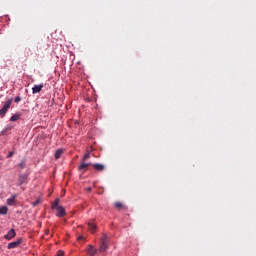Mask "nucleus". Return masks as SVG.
Instances as JSON below:
<instances>
[{
  "label": "nucleus",
  "instance_id": "nucleus-4",
  "mask_svg": "<svg viewBox=\"0 0 256 256\" xmlns=\"http://www.w3.org/2000/svg\"><path fill=\"white\" fill-rule=\"evenodd\" d=\"M22 239H18L14 242H10L8 245H7V249H17V247H19L20 243H22Z\"/></svg>",
  "mask_w": 256,
  "mask_h": 256
},
{
  "label": "nucleus",
  "instance_id": "nucleus-13",
  "mask_svg": "<svg viewBox=\"0 0 256 256\" xmlns=\"http://www.w3.org/2000/svg\"><path fill=\"white\" fill-rule=\"evenodd\" d=\"M88 229L91 233H95V231H97V226L93 223H88Z\"/></svg>",
  "mask_w": 256,
  "mask_h": 256
},
{
  "label": "nucleus",
  "instance_id": "nucleus-5",
  "mask_svg": "<svg viewBox=\"0 0 256 256\" xmlns=\"http://www.w3.org/2000/svg\"><path fill=\"white\" fill-rule=\"evenodd\" d=\"M56 217H65L67 215V212L65 211V208L63 206H58L56 208Z\"/></svg>",
  "mask_w": 256,
  "mask_h": 256
},
{
  "label": "nucleus",
  "instance_id": "nucleus-22",
  "mask_svg": "<svg viewBox=\"0 0 256 256\" xmlns=\"http://www.w3.org/2000/svg\"><path fill=\"white\" fill-rule=\"evenodd\" d=\"M56 256H65V252L63 250H59Z\"/></svg>",
  "mask_w": 256,
  "mask_h": 256
},
{
  "label": "nucleus",
  "instance_id": "nucleus-21",
  "mask_svg": "<svg viewBox=\"0 0 256 256\" xmlns=\"http://www.w3.org/2000/svg\"><path fill=\"white\" fill-rule=\"evenodd\" d=\"M89 157H91V154L88 152V153H86V154L84 155V157H83V162H84V161H87V159H89Z\"/></svg>",
  "mask_w": 256,
  "mask_h": 256
},
{
  "label": "nucleus",
  "instance_id": "nucleus-9",
  "mask_svg": "<svg viewBox=\"0 0 256 256\" xmlns=\"http://www.w3.org/2000/svg\"><path fill=\"white\" fill-rule=\"evenodd\" d=\"M92 167L95 169V171H104L105 170V165L99 164V163L92 164Z\"/></svg>",
  "mask_w": 256,
  "mask_h": 256
},
{
  "label": "nucleus",
  "instance_id": "nucleus-6",
  "mask_svg": "<svg viewBox=\"0 0 256 256\" xmlns=\"http://www.w3.org/2000/svg\"><path fill=\"white\" fill-rule=\"evenodd\" d=\"M17 235V233L15 232V229H11L5 236L4 239H6V241H11V239H14V237Z\"/></svg>",
  "mask_w": 256,
  "mask_h": 256
},
{
  "label": "nucleus",
  "instance_id": "nucleus-19",
  "mask_svg": "<svg viewBox=\"0 0 256 256\" xmlns=\"http://www.w3.org/2000/svg\"><path fill=\"white\" fill-rule=\"evenodd\" d=\"M57 207H59V199H56L52 204V209H57Z\"/></svg>",
  "mask_w": 256,
  "mask_h": 256
},
{
  "label": "nucleus",
  "instance_id": "nucleus-2",
  "mask_svg": "<svg viewBox=\"0 0 256 256\" xmlns=\"http://www.w3.org/2000/svg\"><path fill=\"white\" fill-rule=\"evenodd\" d=\"M107 236H103L101 238V244H100V247H99V251L100 253H105L107 251V249L109 248V245L107 244Z\"/></svg>",
  "mask_w": 256,
  "mask_h": 256
},
{
  "label": "nucleus",
  "instance_id": "nucleus-14",
  "mask_svg": "<svg viewBox=\"0 0 256 256\" xmlns=\"http://www.w3.org/2000/svg\"><path fill=\"white\" fill-rule=\"evenodd\" d=\"M62 155H63V149H58L56 150L54 157L55 159H60Z\"/></svg>",
  "mask_w": 256,
  "mask_h": 256
},
{
  "label": "nucleus",
  "instance_id": "nucleus-7",
  "mask_svg": "<svg viewBox=\"0 0 256 256\" xmlns=\"http://www.w3.org/2000/svg\"><path fill=\"white\" fill-rule=\"evenodd\" d=\"M43 84H39V85H35L33 88H32V93L33 95L37 94V93H41V91L43 90Z\"/></svg>",
  "mask_w": 256,
  "mask_h": 256
},
{
  "label": "nucleus",
  "instance_id": "nucleus-12",
  "mask_svg": "<svg viewBox=\"0 0 256 256\" xmlns=\"http://www.w3.org/2000/svg\"><path fill=\"white\" fill-rule=\"evenodd\" d=\"M114 207H116V209H118L119 211H121V209H127V207H125L121 202H115Z\"/></svg>",
  "mask_w": 256,
  "mask_h": 256
},
{
  "label": "nucleus",
  "instance_id": "nucleus-8",
  "mask_svg": "<svg viewBox=\"0 0 256 256\" xmlns=\"http://www.w3.org/2000/svg\"><path fill=\"white\" fill-rule=\"evenodd\" d=\"M87 253L90 256H95V255H97V249H95V247H93V245H88Z\"/></svg>",
  "mask_w": 256,
  "mask_h": 256
},
{
  "label": "nucleus",
  "instance_id": "nucleus-24",
  "mask_svg": "<svg viewBox=\"0 0 256 256\" xmlns=\"http://www.w3.org/2000/svg\"><path fill=\"white\" fill-rule=\"evenodd\" d=\"M83 239V236L78 237V241H81Z\"/></svg>",
  "mask_w": 256,
  "mask_h": 256
},
{
  "label": "nucleus",
  "instance_id": "nucleus-3",
  "mask_svg": "<svg viewBox=\"0 0 256 256\" xmlns=\"http://www.w3.org/2000/svg\"><path fill=\"white\" fill-rule=\"evenodd\" d=\"M25 183H27V175L20 174L18 176V182H17L18 187H21V185H25Z\"/></svg>",
  "mask_w": 256,
  "mask_h": 256
},
{
  "label": "nucleus",
  "instance_id": "nucleus-17",
  "mask_svg": "<svg viewBox=\"0 0 256 256\" xmlns=\"http://www.w3.org/2000/svg\"><path fill=\"white\" fill-rule=\"evenodd\" d=\"M18 167H20L21 169H25V167H27V160H22L19 164Z\"/></svg>",
  "mask_w": 256,
  "mask_h": 256
},
{
  "label": "nucleus",
  "instance_id": "nucleus-10",
  "mask_svg": "<svg viewBox=\"0 0 256 256\" xmlns=\"http://www.w3.org/2000/svg\"><path fill=\"white\" fill-rule=\"evenodd\" d=\"M89 163H85L82 162L81 165L78 167L79 171H82L83 173H85V171H87V169L89 168Z\"/></svg>",
  "mask_w": 256,
  "mask_h": 256
},
{
  "label": "nucleus",
  "instance_id": "nucleus-1",
  "mask_svg": "<svg viewBox=\"0 0 256 256\" xmlns=\"http://www.w3.org/2000/svg\"><path fill=\"white\" fill-rule=\"evenodd\" d=\"M13 103V98L8 99L4 102L3 107L0 109V117H5L7 115V111L11 109V104Z\"/></svg>",
  "mask_w": 256,
  "mask_h": 256
},
{
  "label": "nucleus",
  "instance_id": "nucleus-16",
  "mask_svg": "<svg viewBox=\"0 0 256 256\" xmlns=\"http://www.w3.org/2000/svg\"><path fill=\"white\" fill-rule=\"evenodd\" d=\"M19 119H21V114H14L11 116L10 121L15 122L19 121Z\"/></svg>",
  "mask_w": 256,
  "mask_h": 256
},
{
  "label": "nucleus",
  "instance_id": "nucleus-25",
  "mask_svg": "<svg viewBox=\"0 0 256 256\" xmlns=\"http://www.w3.org/2000/svg\"><path fill=\"white\" fill-rule=\"evenodd\" d=\"M87 191H91V188H88Z\"/></svg>",
  "mask_w": 256,
  "mask_h": 256
},
{
  "label": "nucleus",
  "instance_id": "nucleus-11",
  "mask_svg": "<svg viewBox=\"0 0 256 256\" xmlns=\"http://www.w3.org/2000/svg\"><path fill=\"white\" fill-rule=\"evenodd\" d=\"M15 199H17V195H13L11 198L6 200L7 205L13 206L15 205Z\"/></svg>",
  "mask_w": 256,
  "mask_h": 256
},
{
  "label": "nucleus",
  "instance_id": "nucleus-23",
  "mask_svg": "<svg viewBox=\"0 0 256 256\" xmlns=\"http://www.w3.org/2000/svg\"><path fill=\"white\" fill-rule=\"evenodd\" d=\"M15 103H19L21 101V98L19 96H17L15 99H14Z\"/></svg>",
  "mask_w": 256,
  "mask_h": 256
},
{
  "label": "nucleus",
  "instance_id": "nucleus-20",
  "mask_svg": "<svg viewBox=\"0 0 256 256\" xmlns=\"http://www.w3.org/2000/svg\"><path fill=\"white\" fill-rule=\"evenodd\" d=\"M13 155H15L14 151L9 152L8 155L6 156V159H11V157H13Z\"/></svg>",
  "mask_w": 256,
  "mask_h": 256
},
{
  "label": "nucleus",
  "instance_id": "nucleus-15",
  "mask_svg": "<svg viewBox=\"0 0 256 256\" xmlns=\"http://www.w3.org/2000/svg\"><path fill=\"white\" fill-rule=\"evenodd\" d=\"M9 208L7 206L0 207V215H7Z\"/></svg>",
  "mask_w": 256,
  "mask_h": 256
},
{
  "label": "nucleus",
  "instance_id": "nucleus-18",
  "mask_svg": "<svg viewBox=\"0 0 256 256\" xmlns=\"http://www.w3.org/2000/svg\"><path fill=\"white\" fill-rule=\"evenodd\" d=\"M43 200L41 198H38L36 201L32 203L33 207H37V205H41Z\"/></svg>",
  "mask_w": 256,
  "mask_h": 256
}]
</instances>
